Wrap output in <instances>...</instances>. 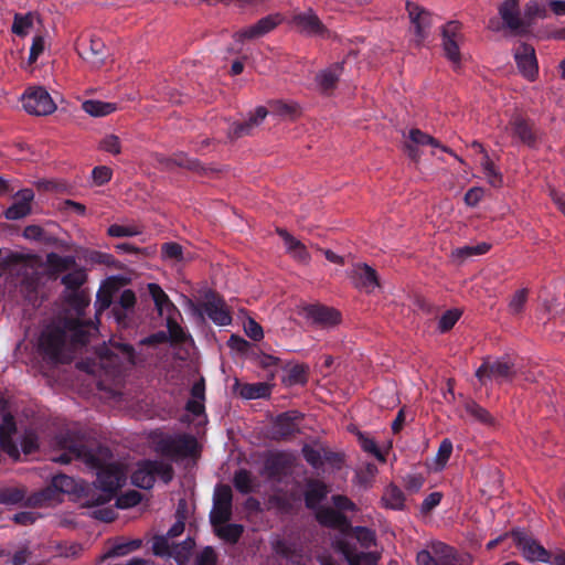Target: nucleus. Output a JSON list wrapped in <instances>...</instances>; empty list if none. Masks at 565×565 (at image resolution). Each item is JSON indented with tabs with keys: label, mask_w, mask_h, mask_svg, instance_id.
I'll list each match as a JSON object with an SVG mask.
<instances>
[{
	"label": "nucleus",
	"mask_w": 565,
	"mask_h": 565,
	"mask_svg": "<svg viewBox=\"0 0 565 565\" xmlns=\"http://www.w3.org/2000/svg\"><path fill=\"white\" fill-rule=\"evenodd\" d=\"M96 328L90 322L79 319H65L57 324L47 326L39 339V349L42 354L54 363L67 362L68 345H85Z\"/></svg>",
	"instance_id": "obj_1"
},
{
	"label": "nucleus",
	"mask_w": 565,
	"mask_h": 565,
	"mask_svg": "<svg viewBox=\"0 0 565 565\" xmlns=\"http://www.w3.org/2000/svg\"><path fill=\"white\" fill-rule=\"evenodd\" d=\"M70 450L81 460L93 469H97V487L114 493L125 483L126 475L118 465H106V460L110 457L107 448L98 447L96 450L88 449L86 446H67Z\"/></svg>",
	"instance_id": "obj_2"
},
{
	"label": "nucleus",
	"mask_w": 565,
	"mask_h": 565,
	"mask_svg": "<svg viewBox=\"0 0 565 565\" xmlns=\"http://www.w3.org/2000/svg\"><path fill=\"white\" fill-rule=\"evenodd\" d=\"M173 467L163 460H143L137 465V469L131 475V482L141 489L153 487L156 477H159L164 483L173 479Z\"/></svg>",
	"instance_id": "obj_3"
},
{
	"label": "nucleus",
	"mask_w": 565,
	"mask_h": 565,
	"mask_svg": "<svg viewBox=\"0 0 565 565\" xmlns=\"http://www.w3.org/2000/svg\"><path fill=\"white\" fill-rule=\"evenodd\" d=\"M156 452L173 460L194 456L198 451V440L186 434L164 436L154 446Z\"/></svg>",
	"instance_id": "obj_4"
},
{
	"label": "nucleus",
	"mask_w": 565,
	"mask_h": 565,
	"mask_svg": "<svg viewBox=\"0 0 565 565\" xmlns=\"http://www.w3.org/2000/svg\"><path fill=\"white\" fill-rule=\"evenodd\" d=\"M516 374L514 363L508 358H501L493 362L489 358L476 371V377L484 385L489 380L498 382H511Z\"/></svg>",
	"instance_id": "obj_5"
},
{
	"label": "nucleus",
	"mask_w": 565,
	"mask_h": 565,
	"mask_svg": "<svg viewBox=\"0 0 565 565\" xmlns=\"http://www.w3.org/2000/svg\"><path fill=\"white\" fill-rule=\"evenodd\" d=\"M194 546L195 542L191 537H186L179 544H170L168 537L156 536L152 543V551L157 556L172 557L179 565H186Z\"/></svg>",
	"instance_id": "obj_6"
},
{
	"label": "nucleus",
	"mask_w": 565,
	"mask_h": 565,
	"mask_svg": "<svg viewBox=\"0 0 565 565\" xmlns=\"http://www.w3.org/2000/svg\"><path fill=\"white\" fill-rule=\"evenodd\" d=\"M463 41L461 23L449 21L441 28V47L445 57L455 68L461 65L460 43Z\"/></svg>",
	"instance_id": "obj_7"
},
{
	"label": "nucleus",
	"mask_w": 565,
	"mask_h": 565,
	"mask_svg": "<svg viewBox=\"0 0 565 565\" xmlns=\"http://www.w3.org/2000/svg\"><path fill=\"white\" fill-rule=\"evenodd\" d=\"M417 565H462L454 547L443 543H431V551L423 550L417 553Z\"/></svg>",
	"instance_id": "obj_8"
},
{
	"label": "nucleus",
	"mask_w": 565,
	"mask_h": 565,
	"mask_svg": "<svg viewBox=\"0 0 565 565\" xmlns=\"http://www.w3.org/2000/svg\"><path fill=\"white\" fill-rule=\"evenodd\" d=\"M515 546L521 551L523 557L529 562H551V553L540 544L539 541L527 535L522 530L511 532Z\"/></svg>",
	"instance_id": "obj_9"
},
{
	"label": "nucleus",
	"mask_w": 565,
	"mask_h": 565,
	"mask_svg": "<svg viewBox=\"0 0 565 565\" xmlns=\"http://www.w3.org/2000/svg\"><path fill=\"white\" fill-rule=\"evenodd\" d=\"M232 489L227 484H220L215 488L213 495V507L210 512V522L212 525L226 523L232 519Z\"/></svg>",
	"instance_id": "obj_10"
},
{
	"label": "nucleus",
	"mask_w": 565,
	"mask_h": 565,
	"mask_svg": "<svg viewBox=\"0 0 565 565\" xmlns=\"http://www.w3.org/2000/svg\"><path fill=\"white\" fill-rule=\"evenodd\" d=\"M76 51L93 68H99L105 63L106 46L103 40L97 36L89 35L79 38L76 42Z\"/></svg>",
	"instance_id": "obj_11"
},
{
	"label": "nucleus",
	"mask_w": 565,
	"mask_h": 565,
	"mask_svg": "<svg viewBox=\"0 0 565 565\" xmlns=\"http://www.w3.org/2000/svg\"><path fill=\"white\" fill-rule=\"evenodd\" d=\"M72 493L75 491V480L66 475H57L52 479V486L28 498V503L34 507H44L53 500L55 492Z\"/></svg>",
	"instance_id": "obj_12"
},
{
	"label": "nucleus",
	"mask_w": 565,
	"mask_h": 565,
	"mask_svg": "<svg viewBox=\"0 0 565 565\" xmlns=\"http://www.w3.org/2000/svg\"><path fill=\"white\" fill-rule=\"evenodd\" d=\"M22 103L25 111L35 116H46L56 109L50 94L42 87L28 90Z\"/></svg>",
	"instance_id": "obj_13"
},
{
	"label": "nucleus",
	"mask_w": 565,
	"mask_h": 565,
	"mask_svg": "<svg viewBox=\"0 0 565 565\" xmlns=\"http://www.w3.org/2000/svg\"><path fill=\"white\" fill-rule=\"evenodd\" d=\"M141 360L138 358L132 345L127 343H113L109 353L102 358V366L104 369H120L125 364L136 365Z\"/></svg>",
	"instance_id": "obj_14"
},
{
	"label": "nucleus",
	"mask_w": 565,
	"mask_h": 565,
	"mask_svg": "<svg viewBox=\"0 0 565 565\" xmlns=\"http://www.w3.org/2000/svg\"><path fill=\"white\" fill-rule=\"evenodd\" d=\"M303 415L298 411H288L279 414L271 426V436L275 440H286L299 433L298 423Z\"/></svg>",
	"instance_id": "obj_15"
},
{
	"label": "nucleus",
	"mask_w": 565,
	"mask_h": 565,
	"mask_svg": "<svg viewBox=\"0 0 565 565\" xmlns=\"http://www.w3.org/2000/svg\"><path fill=\"white\" fill-rule=\"evenodd\" d=\"M514 60L519 72L527 81H535L539 75V65L535 50L531 44L520 43L514 50Z\"/></svg>",
	"instance_id": "obj_16"
},
{
	"label": "nucleus",
	"mask_w": 565,
	"mask_h": 565,
	"mask_svg": "<svg viewBox=\"0 0 565 565\" xmlns=\"http://www.w3.org/2000/svg\"><path fill=\"white\" fill-rule=\"evenodd\" d=\"M349 278L355 288L371 294L380 287L377 273L374 268L364 263L354 264L349 271Z\"/></svg>",
	"instance_id": "obj_17"
},
{
	"label": "nucleus",
	"mask_w": 565,
	"mask_h": 565,
	"mask_svg": "<svg viewBox=\"0 0 565 565\" xmlns=\"http://www.w3.org/2000/svg\"><path fill=\"white\" fill-rule=\"evenodd\" d=\"M503 25L514 34H524L525 23L521 15L519 0H504L498 8Z\"/></svg>",
	"instance_id": "obj_18"
},
{
	"label": "nucleus",
	"mask_w": 565,
	"mask_h": 565,
	"mask_svg": "<svg viewBox=\"0 0 565 565\" xmlns=\"http://www.w3.org/2000/svg\"><path fill=\"white\" fill-rule=\"evenodd\" d=\"M268 115V110L264 106H258L253 115L243 122H233L227 130L230 141H235L242 137L249 136L263 122Z\"/></svg>",
	"instance_id": "obj_19"
},
{
	"label": "nucleus",
	"mask_w": 565,
	"mask_h": 565,
	"mask_svg": "<svg viewBox=\"0 0 565 565\" xmlns=\"http://www.w3.org/2000/svg\"><path fill=\"white\" fill-rule=\"evenodd\" d=\"M280 22L281 19L278 14L267 15L258 20L255 24L235 32L233 38L237 42L257 39L273 31Z\"/></svg>",
	"instance_id": "obj_20"
},
{
	"label": "nucleus",
	"mask_w": 565,
	"mask_h": 565,
	"mask_svg": "<svg viewBox=\"0 0 565 565\" xmlns=\"http://www.w3.org/2000/svg\"><path fill=\"white\" fill-rule=\"evenodd\" d=\"M202 308L207 317L217 326H228L232 322V316L225 301L214 292L206 295V300Z\"/></svg>",
	"instance_id": "obj_21"
},
{
	"label": "nucleus",
	"mask_w": 565,
	"mask_h": 565,
	"mask_svg": "<svg viewBox=\"0 0 565 565\" xmlns=\"http://www.w3.org/2000/svg\"><path fill=\"white\" fill-rule=\"evenodd\" d=\"M508 128L511 130L513 137L518 138L522 143L529 147H535L539 136L534 129V124L516 114L513 115L509 121Z\"/></svg>",
	"instance_id": "obj_22"
},
{
	"label": "nucleus",
	"mask_w": 565,
	"mask_h": 565,
	"mask_svg": "<svg viewBox=\"0 0 565 565\" xmlns=\"http://www.w3.org/2000/svg\"><path fill=\"white\" fill-rule=\"evenodd\" d=\"M306 317L322 328H331L340 323L341 313L331 307L309 305L303 309Z\"/></svg>",
	"instance_id": "obj_23"
},
{
	"label": "nucleus",
	"mask_w": 565,
	"mask_h": 565,
	"mask_svg": "<svg viewBox=\"0 0 565 565\" xmlns=\"http://www.w3.org/2000/svg\"><path fill=\"white\" fill-rule=\"evenodd\" d=\"M433 146L436 148L443 149L445 152H448V148L444 147L439 143L437 139H435L433 136L422 131L418 128H413L408 132V141L404 143V149L407 152L408 157L413 160H418L419 152L416 148V146Z\"/></svg>",
	"instance_id": "obj_24"
},
{
	"label": "nucleus",
	"mask_w": 565,
	"mask_h": 565,
	"mask_svg": "<svg viewBox=\"0 0 565 565\" xmlns=\"http://www.w3.org/2000/svg\"><path fill=\"white\" fill-rule=\"evenodd\" d=\"M406 10L411 19L412 24L415 29V34L418 39V43H422L426 39V30L431 24V13L418 4L407 1Z\"/></svg>",
	"instance_id": "obj_25"
},
{
	"label": "nucleus",
	"mask_w": 565,
	"mask_h": 565,
	"mask_svg": "<svg viewBox=\"0 0 565 565\" xmlns=\"http://www.w3.org/2000/svg\"><path fill=\"white\" fill-rule=\"evenodd\" d=\"M292 22L299 32L308 35H323L327 32L324 24L311 9L296 14Z\"/></svg>",
	"instance_id": "obj_26"
},
{
	"label": "nucleus",
	"mask_w": 565,
	"mask_h": 565,
	"mask_svg": "<svg viewBox=\"0 0 565 565\" xmlns=\"http://www.w3.org/2000/svg\"><path fill=\"white\" fill-rule=\"evenodd\" d=\"M34 199V192L31 189H23L17 193V201L7 209L4 216L7 220H20L31 213V202Z\"/></svg>",
	"instance_id": "obj_27"
},
{
	"label": "nucleus",
	"mask_w": 565,
	"mask_h": 565,
	"mask_svg": "<svg viewBox=\"0 0 565 565\" xmlns=\"http://www.w3.org/2000/svg\"><path fill=\"white\" fill-rule=\"evenodd\" d=\"M136 295L131 289H125L121 291L118 300L114 302L111 312L120 326H126L128 315L134 311L136 306Z\"/></svg>",
	"instance_id": "obj_28"
},
{
	"label": "nucleus",
	"mask_w": 565,
	"mask_h": 565,
	"mask_svg": "<svg viewBox=\"0 0 565 565\" xmlns=\"http://www.w3.org/2000/svg\"><path fill=\"white\" fill-rule=\"evenodd\" d=\"M277 234L284 239L287 253L291 254V256L300 263H309L310 254L307 250L306 246L299 239L292 236L285 228H277Z\"/></svg>",
	"instance_id": "obj_29"
},
{
	"label": "nucleus",
	"mask_w": 565,
	"mask_h": 565,
	"mask_svg": "<svg viewBox=\"0 0 565 565\" xmlns=\"http://www.w3.org/2000/svg\"><path fill=\"white\" fill-rule=\"evenodd\" d=\"M327 494L328 488L322 481L317 479L308 480L307 490L305 492L306 507L309 509H316Z\"/></svg>",
	"instance_id": "obj_30"
},
{
	"label": "nucleus",
	"mask_w": 565,
	"mask_h": 565,
	"mask_svg": "<svg viewBox=\"0 0 565 565\" xmlns=\"http://www.w3.org/2000/svg\"><path fill=\"white\" fill-rule=\"evenodd\" d=\"M46 264L52 275H57L76 267V259L74 256H61L56 253H49L46 255Z\"/></svg>",
	"instance_id": "obj_31"
},
{
	"label": "nucleus",
	"mask_w": 565,
	"mask_h": 565,
	"mask_svg": "<svg viewBox=\"0 0 565 565\" xmlns=\"http://www.w3.org/2000/svg\"><path fill=\"white\" fill-rule=\"evenodd\" d=\"M213 529H214V533L215 535L227 542V543H231V544H235L239 541L243 532H244V526L241 525V524H236V523H222V524H216V525H212Z\"/></svg>",
	"instance_id": "obj_32"
},
{
	"label": "nucleus",
	"mask_w": 565,
	"mask_h": 565,
	"mask_svg": "<svg viewBox=\"0 0 565 565\" xmlns=\"http://www.w3.org/2000/svg\"><path fill=\"white\" fill-rule=\"evenodd\" d=\"M271 387L265 382L245 383L239 386L238 394L245 399H257L270 396Z\"/></svg>",
	"instance_id": "obj_33"
},
{
	"label": "nucleus",
	"mask_w": 565,
	"mask_h": 565,
	"mask_svg": "<svg viewBox=\"0 0 565 565\" xmlns=\"http://www.w3.org/2000/svg\"><path fill=\"white\" fill-rule=\"evenodd\" d=\"M173 161L175 167L188 169L201 175H209L216 171V169L204 167L198 159L189 158L183 152L175 153Z\"/></svg>",
	"instance_id": "obj_34"
},
{
	"label": "nucleus",
	"mask_w": 565,
	"mask_h": 565,
	"mask_svg": "<svg viewBox=\"0 0 565 565\" xmlns=\"http://www.w3.org/2000/svg\"><path fill=\"white\" fill-rule=\"evenodd\" d=\"M316 518L320 524L334 529H339L347 523V518L332 508L319 509Z\"/></svg>",
	"instance_id": "obj_35"
},
{
	"label": "nucleus",
	"mask_w": 565,
	"mask_h": 565,
	"mask_svg": "<svg viewBox=\"0 0 565 565\" xmlns=\"http://www.w3.org/2000/svg\"><path fill=\"white\" fill-rule=\"evenodd\" d=\"M341 70V66L337 64L317 74L316 82L322 92H329L335 87Z\"/></svg>",
	"instance_id": "obj_36"
},
{
	"label": "nucleus",
	"mask_w": 565,
	"mask_h": 565,
	"mask_svg": "<svg viewBox=\"0 0 565 565\" xmlns=\"http://www.w3.org/2000/svg\"><path fill=\"white\" fill-rule=\"evenodd\" d=\"M35 13L28 12L25 14L15 13L13 17V23L11 32L18 36H26L33 28Z\"/></svg>",
	"instance_id": "obj_37"
},
{
	"label": "nucleus",
	"mask_w": 565,
	"mask_h": 565,
	"mask_svg": "<svg viewBox=\"0 0 565 565\" xmlns=\"http://www.w3.org/2000/svg\"><path fill=\"white\" fill-rule=\"evenodd\" d=\"M87 274L84 268L74 267L70 273L61 278L62 285L72 292L79 291L78 289L86 282Z\"/></svg>",
	"instance_id": "obj_38"
},
{
	"label": "nucleus",
	"mask_w": 565,
	"mask_h": 565,
	"mask_svg": "<svg viewBox=\"0 0 565 565\" xmlns=\"http://www.w3.org/2000/svg\"><path fill=\"white\" fill-rule=\"evenodd\" d=\"M271 114L281 118L295 119L299 116V106L296 103H287L280 99L269 102Z\"/></svg>",
	"instance_id": "obj_39"
},
{
	"label": "nucleus",
	"mask_w": 565,
	"mask_h": 565,
	"mask_svg": "<svg viewBox=\"0 0 565 565\" xmlns=\"http://www.w3.org/2000/svg\"><path fill=\"white\" fill-rule=\"evenodd\" d=\"M382 502L385 508L402 510L404 508L405 497L398 487L391 484L385 489Z\"/></svg>",
	"instance_id": "obj_40"
},
{
	"label": "nucleus",
	"mask_w": 565,
	"mask_h": 565,
	"mask_svg": "<svg viewBox=\"0 0 565 565\" xmlns=\"http://www.w3.org/2000/svg\"><path fill=\"white\" fill-rule=\"evenodd\" d=\"M83 109L93 117H103L114 113L117 109L116 104L102 100H86L82 105Z\"/></svg>",
	"instance_id": "obj_41"
},
{
	"label": "nucleus",
	"mask_w": 565,
	"mask_h": 565,
	"mask_svg": "<svg viewBox=\"0 0 565 565\" xmlns=\"http://www.w3.org/2000/svg\"><path fill=\"white\" fill-rule=\"evenodd\" d=\"M546 17V9L541 6L536 0L529 1L524 7L523 21L525 23V32L534 23L535 19H544Z\"/></svg>",
	"instance_id": "obj_42"
},
{
	"label": "nucleus",
	"mask_w": 565,
	"mask_h": 565,
	"mask_svg": "<svg viewBox=\"0 0 565 565\" xmlns=\"http://www.w3.org/2000/svg\"><path fill=\"white\" fill-rule=\"evenodd\" d=\"M233 484L237 491L248 494L255 489V478L246 469H239L235 472Z\"/></svg>",
	"instance_id": "obj_43"
},
{
	"label": "nucleus",
	"mask_w": 565,
	"mask_h": 565,
	"mask_svg": "<svg viewBox=\"0 0 565 565\" xmlns=\"http://www.w3.org/2000/svg\"><path fill=\"white\" fill-rule=\"evenodd\" d=\"M56 440H58V445H60L62 448H64V449H66V450H67V452H66V454L61 455V456L56 459V461H57V462H61V463H68V462L72 460V458H73V457H74V458H76V459H79L78 457H76V456H75V455L70 450V448H67L66 446H64V445H67V446H73V445H76V446H84L82 443L76 441V440H79V439H78V437H77L75 434H73V433H71V431H67V433H65V434H61V435H58V436L56 437Z\"/></svg>",
	"instance_id": "obj_44"
},
{
	"label": "nucleus",
	"mask_w": 565,
	"mask_h": 565,
	"mask_svg": "<svg viewBox=\"0 0 565 565\" xmlns=\"http://www.w3.org/2000/svg\"><path fill=\"white\" fill-rule=\"evenodd\" d=\"M465 409L467 414H469L476 422L480 424L488 426L494 424V418L491 416V414L475 401H468L465 404Z\"/></svg>",
	"instance_id": "obj_45"
},
{
	"label": "nucleus",
	"mask_w": 565,
	"mask_h": 565,
	"mask_svg": "<svg viewBox=\"0 0 565 565\" xmlns=\"http://www.w3.org/2000/svg\"><path fill=\"white\" fill-rule=\"evenodd\" d=\"M481 166L483 174L487 178L489 184H491L493 188H500L503 183L502 174L495 169V166L490 159L488 152H484Z\"/></svg>",
	"instance_id": "obj_46"
},
{
	"label": "nucleus",
	"mask_w": 565,
	"mask_h": 565,
	"mask_svg": "<svg viewBox=\"0 0 565 565\" xmlns=\"http://www.w3.org/2000/svg\"><path fill=\"white\" fill-rule=\"evenodd\" d=\"M25 489L19 487H7L0 489V504L13 505L22 502L25 498Z\"/></svg>",
	"instance_id": "obj_47"
},
{
	"label": "nucleus",
	"mask_w": 565,
	"mask_h": 565,
	"mask_svg": "<svg viewBox=\"0 0 565 565\" xmlns=\"http://www.w3.org/2000/svg\"><path fill=\"white\" fill-rule=\"evenodd\" d=\"M148 291H149L150 296L152 297L156 308L158 309L160 315H162L164 309L173 307V303L170 301L167 294L163 291V289L158 284H154V282L149 284Z\"/></svg>",
	"instance_id": "obj_48"
},
{
	"label": "nucleus",
	"mask_w": 565,
	"mask_h": 565,
	"mask_svg": "<svg viewBox=\"0 0 565 565\" xmlns=\"http://www.w3.org/2000/svg\"><path fill=\"white\" fill-rule=\"evenodd\" d=\"M527 295L529 291L526 288L519 289L512 295L508 305V309L511 315L519 316L523 312L527 301Z\"/></svg>",
	"instance_id": "obj_49"
},
{
	"label": "nucleus",
	"mask_w": 565,
	"mask_h": 565,
	"mask_svg": "<svg viewBox=\"0 0 565 565\" xmlns=\"http://www.w3.org/2000/svg\"><path fill=\"white\" fill-rule=\"evenodd\" d=\"M353 535L364 548H370L376 545L375 532L369 527L355 526L353 529Z\"/></svg>",
	"instance_id": "obj_50"
},
{
	"label": "nucleus",
	"mask_w": 565,
	"mask_h": 565,
	"mask_svg": "<svg viewBox=\"0 0 565 565\" xmlns=\"http://www.w3.org/2000/svg\"><path fill=\"white\" fill-rule=\"evenodd\" d=\"M307 371H308V369L305 365H300V364L294 365L289 370L288 375L284 380V382L289 386L297 385V384L303 385L308 381Z\"/></svg>",
	"instance_id": "obj_51"
},
{
	"label": "nucleus",
	"mask_w": 565,
	"mask_h": 565,
	"mask_svg": "<svg viewBox=\"0 0 565 565\" xmlns=\"http://www.w3.org/2000/svg\"><path fill=\"white\" fill-rule=\"evenodd\" d=\"M142 233V228L137 225L113 224L108 227L107 234L111 237H130Z\"/></svg>",
	"instance_id": "obj_52"
},
{
	"label": "nucleus",
	"mask_w": 565,
	"mask_h": 565,
	"mask_svg": "<svg viewBox=\"0 0 565 565\" xmlns=\"http://www.w3.org/2000/svg\"><path fill=\"white\" fill-rule=\"evenodd\" d=\"M161 255L163 259H171L175 262L183 260V247L175 242L164 243L161 246Z\"/></svg>",
	"instance_id": "obj_53"
},
{
	"label": "nucleus",
	"mask_w": 565,
	"mask_h": 565,
	"mask_svg": "<svg viewBox=\"0 0 565 565\" xmlns=\"http://www.w3.org/2000/svg\"><path fill=\"white\" fill-rule=\"evenodd\" d=\"M113 302L114 300L111 290L109 288H100L96 295L95 300L96 316L108 309Z\"/></svg>",
	"instance_id": "obj_54"
},
{
	"label": "nucleus",
	"mask_w": 565,
	"mask_h": 565,
	"mask_svg": "<svg viewBox=\"0 0 565 565\" xmlns=\"http://www.w3.org/2000/svg\"><path fill=\"white\" fill-rule=\"evenodd\" d=\"M302 456L306 461L313 468L319 469L323 465V456L319 449L305 445L302 447Z\"/></svg>",
	"instance_id": "obj_55"
},
{
	"label": "nucleus",
	"mask_w": 565,
	"mask_h": 565,
	"mask_svg": "<svg viewBox=\"0 0 565 565\" xmlns=\"http://www.w3.org/2000/svg\"><path fill=\"white\" fill-rule=\"evenodd\" d=\"M66 301L72 306L78 315H82L84 309L89 305V298L84 291L71 292Z\"/></svg>",
	"instance_id": "obj_56"
},
{
	"label": "nucleus",
	"mask_w": 565,
	"mask_h": 565,
	"mask_svg": "<svg viewBox=\"0 0 565 565\" xmlns=\"http://www.w3.org/2000/svg\"><path fill=\"white\" fill-rule=\"evenodd\" d=\"M461 317V311L458 309H451L446 311L439 319L438 329L441 332L449 331Z\"/></svg>",
	"instance_id": "obj_57"
},
{
	"label": "nucleus",
	"mask_w": 565,
	"mask_h": 565,
	"mask_svg": "<svg viewBox=\"0 0 565 565\" xmlns=\"http://www.w3.org/2000/svg\"><path fill=\"white\" fill-rule=\"evenodd\" d=\"M111 499H113V494L107 491L102 490V492H98V493L87 492L85 495L84 504L86 507H99V505L108 503Z\"/></svg>",
	"instance_id": "obj_58"
},
{
	"label": "nucleus",
	"mask_w": 565,
	"mask_h": 565,
	"mask_svg": "<svg viewBox=\"0 0 565 565\" xmlns=\"http://www.w3.org/2000/svg\"><path fill=\"white\" fill-rule=\"evenodd\" d=\"M358 437H359L361 447L365 452L373 455L374 457H376L380 460H384V457L382 456V454L373 438H371L362 433H359Z\"/></svg>",
	"instance_id": "obj_59"
},
{
	"label": "nucleus",
	"mask_w": 565,
	"mask_h": 565,
	"mask_svg": "<svg viewBox=\"0 0 565 565\" xmlns=\"http://www.w3.org/2000/svg\"><path fill=\"white\" fill-rule=\"evenodd\" d=\"M26 239L51 243V238L46 236L44 230L39 225H28L23 231Z\"/></svg>",
	"instance_id": "obj_60"
},
{
	"label": "nucleus",
	"mask_w": 565,
	"mask_h": 565,
	"mask_svg": "<svg viewBox=\"0 0 565 565\" xmlns=\"http://www.w3.org/2000/svg\"><path fill=\"white\" fill-rule=\"evenodd\" d=\"M100 149L113 154H119L121 151L119 138L116 135L106 136L100 141Z\"/></svg>",
	"instance_id": "obj_61"
},
{
	"label": "nucleus",
	"mask_w": 565,
	"mask_h": 565,
	"mask_svg": "<svg viewBox=\"0 0 565 565\" xmlns=\"http://www.w3.org/2000/svg\"><path fill=\"white\" fill-rule=\"evenodd\" d=\"M39 447L38 436L33 430H26L21 440V448L25 455L32 454Z\"/></svg>",
	"instance_id": "obj_62"
},
{
	"label": "nucleus",
	"mask_w": 565,
	"mask_h": 565,
	"mask_svg": "<svg viewBox=\"0 0 565 565\" xmlns=\"http://www.w3.org/2000/svg\"><path fill=\"white\" fill-rule=\"evenodd\" d=\"M0 447L1 449L8 454L12 459L18 460L20 457V451L12 440V436L4 435L0 437Z\"/></svg>",
	"instance_id": "obj_63"
},
{
	"label": "nucleus",
	"mask_w": 565,
	"mask_h": 565,
	"mask_svg": "<svg viewBox=\"0 0 565 565\" xmlns=\"http://www.w3.org/2000/svg\"><path fill=\"white\" fill-rule=\"evenodd\" d=\"M217 556L213 547L206 546L198 555L195 565H216Z\"/></svg>",
	"instance_id": "obj_64"
}]
</instances>
